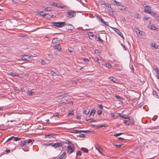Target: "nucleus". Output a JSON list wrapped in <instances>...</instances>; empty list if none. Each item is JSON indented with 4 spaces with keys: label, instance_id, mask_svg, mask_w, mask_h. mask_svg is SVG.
<instances>
[{
    "label": "nucleus",
    "instance_id": "nucleus-1",
    "mask_svg": "<svg viewBox=\"0 0 159 159\" xmlns=\"http://www.w3.org/2000/svg\"><path fill=\"white\" fill-rule=\"evenodd\" d=\"M76 12L74 11H70L67 12L66 17L70 18L75 16Z\"/></svg>",
    "mask_w": 159,
    "mask_h": 159
},
{
    "label": "nucleus",
    "instance_id": "nucleus-2",
    "mask_svg": "<svg viewBox=\"0 0 159 159\" xmlns=\"http://www.w3.org/2000/svg\"><path fill=\"white\" fill-rule=\"evenodd\" d=\"M52 25L59 27H61L66 25V23L65 22H53L52 23Z\"/></svg>",
    "mask_w": 159,
    "mask_h": 159
},
{
    "label": "nucleus",
    "instance_id": "nucleus-3",
    "mask_svg": "<svg viewBox=\"0 0 159 159\" xmlns=\"http://www.w3.org/2000/svg\"><path fill=\"white\" fill-rule=\"evenodd\" d=\"M67 152L69 154H71L75 151V148L74 145H69L67 147Z\"/></svg>",
    "mask_w": 159,
    "mask_h": 159
},
{
    "label": "nucleus",
    "instance_id": "nucleus-4",
    "mask_svg": "<svg viewBox=\"0 0 159 159\" xmlns=\"http://www.w3.org/2000/svg\"><path fill=\"white\" fill-rule=\"evenodd\" d=\"M25 147H28L30 145H31L34 141V139H29L25 140Z\"/></svg>",
    "mask_w": 159,
    "mask_h": 159
},
{
    "label": "nucleus",
    "instance_id": "nucleus-5",
    "mask_svg": "<svg viewBox=\"0 0 159 159\" xmlns=\"http://www.w3.org/2000/svg\"><path fill=\"white\" fill-rule=\"evenodd\" d=\"M144 11L145 12L151 15H152V13H153V11L149 6H146L144 9Z\"/></svg>",
    "mask_w": 159,
    "mask_h": 159
},
{
    "label": "nucleus",
    "instance_id": "nucleus-6",
    "mask_svg": "<svg viewBox=\"0 0 159 159\" xmlns=\"http://www.w3.org/2000/svg\"><path fill=\"white\" fill-rule=\"evenodd\" d=\"M113 29L116 32V33L118 34L121 37H122L123 39H124L122 34L118 29L116 28H113Z\"/></svg>",
    "mask_w": 159,
    "mask_h": 159
},
{
    "label": "nucleus",
    "instance_id": "nucleus-7",
    "mask_svg": "<svg viewBox=\"0 0 159 159\" xmlns=\"http://www.w3.org/2000/svg\"><path fill=\"white\" fill-rule=\"evenodd\" d=\"M90 130H75L74 131V133H81V132H84L85 133H89V134L90 132Z\"/></svg>",
    "mask_w": 159,
    "mask_h": 159
},
{
    "label": "nucleus",
    "instance_id": "nucleus-8",
    "mask_svg": "<svg viewBox=\"0 0 159 159\" xmlns=\"http://www.w3.org/2000/svg\"><path fill=\"white\" fill-rule=\"evenodd\" d=\"M128 119V125H133L134 123V121L133 118L132 117H129L127 119Z\"/></svg>",
    "mask_w": 159,
    "mask_h": 159
},
{
    "label": "nucleus",
    "instance_id": "nucleus-9",
    "mask_svg": "<svg viewBox=\"0 0 159 159\" xmlns=\"http://www.w3.org/2000/svg\"><path fill=\"white\" fill-rule=\"evenodd\" d=\"M92 125L94 126H96V128H98L99 129L100 128H102V127H106L107 126V125L105 124H103L102 125H94L93 124H92Z\"/></svg>",
    "mask_w": 159,
    "mask_h": 159
},
{
    "label": "nucleus",
    "instance_id": "nucleus-10",
    "mask_svg": "<svg viewBox=\"0 0 159 159\" xmlns=\"http://www.w3.org/2000/svg\"><path fill=\"white\" fill-rule=\"evenodd\" d=\"M62 41L58 39L57 38H54L52 41L53 43H58V44L60 43Z\"/></svg>",
    "mask_w": 159,
    "mask_h": 159
},
{
    "label": "nucleus",
    "instance_id": "nucleus-11",
    "mask_svg": "<svg viewBox=\"0 0 159 159\" xmlns=\"http://www.w3.org/2000/svg\"><path fill=\"white\" fill-rule=\"evenodd\" d=\"M7 74L9 75H11L13 77H14V76H18V77H20V76L19 75H17V73H16L15 72H10L9 73H7Z\"/></svg>",
    "mask_w": 159,
    "mask_h": 159
},
{
    "label": "nucleus",
    "instance_id": "nucleus-12",
    "mask_svg": "<svg viewBox=\"0 0 159 159\" xmlns=\"http://www.w3.org/2000/svg\"><path fill=\"white\" fill-rule=\"evenodd\" d=\"M30 58L31 57L29 55H25L22 57V59L23 60L30 61L31 60Z\"/></svg>",
    "mask_w": 159,
    "mask_h": 159
},
{
    "label": "nucleus",
    "instance_id": "nucleus-13",
    "mask_svg": "<svg viewBox=\"0 0 159 159\" xmlns=\"http://www.w3.org/2000/svg\"><path fill=\"white\" fill-rule=\"evenodd\" d=\"M53 48L54 49H57L59 51H60L61 49V46L59 43L57 45L54 46Z\"/></svg>",
    "mask_w": 159,
    "mask_h": 159
},
{
    "label": "nucleus",
    "instance_id": "nucleus-14",
    "mask_svg": "<svg viewBox=\"0 0 159 159\" xmlns=\"http://www.w3.org/2000/svg\"><path fill=\"white\" fill-rule=\"evenodd\" d=\"M43 15L44 16L43 17L45 19H48L51 18V15L48 14H45Z\"/></svg>",
    "mask_w": 159,
    "mask_h": 159
},
{
    "label": "nucleus",
    "instance_id": "nucleus-15",
    "mask_svg": "<svg viewBox=\"0 0 159 159\" xmlns=\"http://www.w3.org/2000/svg\"><path fill=\"white\" fill-rule=\"evenodd\" d=\"M74 28V27L71 25H69L68 27H66L67 30H73Z\"/></svg>",
    "mask_w": 159,
    "mask_h": 159
},
{
    "label": "nucleus",
    "instance_id": "nucleus-16",
    "mask_svg": "<svg viewBox=\"0 0 159 159\" xmlns=\"http://www.w3.org/2000/svg\"><path fill=\"white\" fill-rule=\"evenodd\" d=\"M109 79L111 81L114 83H116V81H117L116 79L112 77H110Z\"/></svg>",
    "mask_w": 159,
    "mask_h": 159
},
{
    "label": "nucleus",
    "instance_id": "nucleus-17",
    "mask_svg": "<svg viewBox=\"0 0 159 159\" xmlns=\"http://www.w3.org/2000/svg\"><path fill=\"white\" fill-rule=\"evenodd\" d=\"M61 147H62V145L61 143H54V148H55Z\"/></svg>",
    "mask_w": 159,
    "mask_h": 159
},
{
    "label": "nucleus",
    "instance_id": "nucleus-18",
    "mask_svg": "<svg viewBox=\"0 0 159 159\" xmlns=\"http://www.w3.org/2000/svg\"><path fill=\"white\" fill-rule=\"evenodd\" d=\"M90 111V110L89 109H86L84 110L83 111V114L86 115H87Z\"/></svg>",
    "mask_w": 159,
    "mask_h": 159
},
{
    "label": "nucleus",
    "instance_id": "nucleus-19",
    "mask_svg": "<svg viewBox=\"0 0 159 159\" xmlns=\"http://www.w3.org/2000/svg\"><path fill=\"white\" fill-rule=\"evenodd\" d=\"M126 7L125 6H120L119 7L118 9L120 10H124L126 9Z\"/></svg>",
    "mask_w": 159,
    "mask_h": 159
},
{
    "label": "nucleus",
    "instance_id": "nucleus-20",
    "mask_svg": "<svg viewBox=\"0 0 159 159\" xmlns=\"http://www.w3.org/2000/svg\"><path fill=\"white\" fill-rule=\"evenodd\" d=\"M152 15L154 16V17L155 18V19H156L158 20L159 18V17L157 15L155 12H153V13H152Z\"/></svg>",
    "mask_w": 159,
    "mask_h": 159
},
{
    "label": "nucleus",
    "instance_id": "nucleus-21",
    "mask_svg": "<svg viewBox=\"0 0 159 159\" xmlns=\"http://www.w3.org/2000/svg\"><path fill=\"white\" fill-rule=\"evenodd\" d=\"M96 112V111L95 109H93L91 112V113L90 114L89 117H91L92 116H93L95 114Z\"/></svg>",
    "mask_w": 159,
    "mask_h": 159
},
{
    "label": "nucleus",
    "instance_id": "nucleus-22",
    "mask_svg": "<svg viewBox=\"0 0 159 159\" xmlns=\"http://www.w3.org/2000/svg\"><path fill=\"white\" fill-rule=\"evenodd\" d=\"M105 66L106 67L109 68H111L112 67V66L109 63H106Z\"/></svg>",
    "mask_w": 159,
    "mask_h": 159
},
{
    "label": "nucleus",
    "instance_id": "nucleus-23",
    "mask_svg": "<svg viewBox=\"0 0 159 159\" xmlns=\"http://www.w3.org/2000/svg\"><path fill=\"white\" fill-rule=\"evenodd\" d=\"M66 155V152H63V154H61V155L59 157V159H62Z\"/></svg>",
    "mask_w": 159,
    "mask_h": 159
},
{
    "label": "nucleus",
    "instance_id": "nucleus-24",
    "mask_svg": "<svg viewBox=\"0 0 159 159\" xmlns=\"http://www.w3.org/2000/svg\"><path fill=\"white\" fill-rule=\"evenodd\" d=\"M86 120L87 122H89L90 123H91L93 122H95L96 121L95 120H93V119H92L91 118L87 119V118H86Z\"/></svg>",
    "mask_w": 159,
    "mask_h": 159
},
{
    "label": "nucleus",
    "instance_id": "nucleus-25",
    "mask_svg": "<svg viewBox=\"0 0 159 159\" xmlns=\"http://www.w3.org/2000/svg\"><path fill=\"white\" fill-rule=\"evenodd\" d=\"M20 145L21 147H23L24 146L25 147V140H21L20 142Z\"/></svg>",
    "mask_w": 159,
    "mask_h": 159
},
{
    "label": "nucleus",
    "instance_id": "nucleus-26",
    "mask_svg": "<svg viewBox=\"0 0 159 159\" xmlns=\"http://www.w3.org/2000/svg\"><path fill=\"white\" fill-rule=\"evenodd\" d=\"M44 10L46 11H51L52 10V9H51V8L49 7H47L44 9Z\"/></svg>",
    "mask_w": 159,
    "mask_h": 159
},
{
    "label": "nucleus",
    "instance_id": "nucleus-27",
    "mask_svg": "<svg viewBox=\"0 0 159 159\" xmlns=\"http://www.w3.org/2000/svg\"><path fill=\"white\" fill-rule=\"evenodd\" d=\"M97 42H100L101 43H102L103 41V40L101 38V37L100 36H98V39L97 40Z\"/></svg>",
    "mask_w": 159,
    "mask_h": 159
},
{
    "label": "nucleus",
    "instance_id": "nucleus-28",
    "mask_svg": "<svg viewBox=\"0 0 159 159\" xmlns=\"http://www.w3.org/2000/svg\"><path fill=\"white\" fill-rule=\"evenodd\" d=\"M123 145V144H119V145L113 144V145L115 147V148H119L122 145Z\"/></svg>",
    "mask_w": 159,
    "mask_h": 159
},
{
    "label": "nucleus",
    "instance_id": "nucleus-29",
    "mask_svg": "<svg viewBox=\"0 0 159 159\" xmlns=\"http://www.w3.org/2000/svg\"><path fill=\"white\" fill-rule=\"evenodd\" d=\"M134 17L137 19H140V16L139 15L138 13L135 14L134 15Z\"/></svg>",
    "mask_w": 159,
    "mask_h": 159
},
{
    "label": "nucleus",
    "instance_id": "nucleus-30",
    "mask_svg": "<svg viewBox=\"0 0 159 159\" xmlns=\"http://www.w3.org/2000/svg\"><path fill=\"white\" fill-rule=\"evenodd\" d=\"M81 149L83 151L85 152L86 153L88 152L89 151V150H88V149L85 148H81Z\"/></svg>",
    "mask_w": 159,
    "mask_h": 159
},
{
    "label": "nucleus",
    "instance_id": "nucleus-31",
    "mask_svg": "<svg viewBox=\"0 0 159 159\" xmlns=\"http://www.w3.org/2000/svg\"><path fill=\"white\" fill-rule=\"evenodd\" d=\"M96 147V149L100 153H101L102 152H101V149L100 148V147L99 146H97L96 147Z\"/></svg>",
    "mask_w": 159,
    "mask_h": 159
},
{
    "label": "nucleus",
    "instance_id": "nucleus-32",
    "mask_svg": "<svg viewBox=\"0 0 159 159\" xmlns=\"http://www.w3.org/2000/svg\"><path fill=\"white\" fill-rule=\"evenodd\" d=\"M123 134H124L123 133H122V132L118 133H115L114 134V136L115 137H116V136H120V135Z\"/></svg>",
    "mask_w": 159,
    "mask_h": 159
},
{
    "label": "nucleus",
    "instance_id": "nucleus-33",
    "mask_svg": "<svg viewBox=\"0 0 159 159\" xmlns=\"http://www.w3.org/2000/svg\"><path fill=\"white\" fill-rule=\"evenodd\" d=\"M27 94L30 96H31V95H34V94H32L33 93H34V92H32L31 91H30V90H28L27 92Z\"/></svg>",
    "mask_w": 159,
    "mask_h": 159
},
{
    "label": "nucleus",
    "instance_id": "nucleus-34",
    "mask_svg": "<svg viewBox=\"0 0 159 159\" xmlns=\"http://www.w3.org/2000/svg\"><path fill=\"white\" fill-rule=\"evenodd\" d=\"M13 139H13L14 141H19L20 140L21 138H20L14 137V138H13Z\"/></svg>",
    "mask_w": 159,
    "mask_h": 159
},
{
    "label": "nucleus",
    "instance_id": "nucleus-35",
    "mask_svg": "<svg viewBox=\"0 0 159 159\" xmlns=\"http://www.w3.org/2000/svg\"><path fill=\"white\" fill-rule=\"evenodd\" d=\"M105 7L106 8H109L111 7V5L109 3H107L105 4Z\"/></svg>",
    "mask_w": 159,
    "mask_h": 159
},
{
    "label": "nucleus",
    "instance_id": "nucleus-36",
    "mask_svg": "<svg viewBox=\"0 0 159 159\" xmlns=\"http://www.w3.org/2000/svg\"><path fill=\"white\" fill-rule=\"evenodd\" d=\"M82 153L81 151H78L76 152V156H81V155Z\"/></svg>",
    "mask_w": 159,
    "mask_h": 159
},
{
    "label": "nucleus",
    "instance_id": "nucleus-37",
    "mask_svg": "<svg viewBox=\"0 0 159 159\" xmlns=\"http://www.w3.org/2000/svg\"><path fill=\"white\" fill-rule=\"evenodd\" d=\"M153 95L155 97L157 98L158 95H157V92L156 91L153 90L152 92Z\"/></svg>",
    "mask_w": 159,
    "mask_h": 159
},
{
    "label": "nucleus",
    "instance_id": "nucleus-38",
    "mask_svg": "<svg viewBox=\"0 0 159 159\" xmlns=\"http://www.w3.org/2000/svg\"><path fill=\"white\" fill-rule=\"evenodd\" d=\"M102 22L103 23V24H104L106 26H109V24L108 22L105 21L104 20H101Z\"/></svg>",
    "mask_w": 159,
    "mask_h": 159
},
{
    "label": "nucleus",
    "instance_id": "nucleus-39",
    "mask_svg": "<svg viewBox=\"0 0 159 159\" xmlns=\"http://www.w3.org/2000/svg\"><path fill=\"white\" fill-rule=\"evenodd\" d=\"M151 29L152 30H155L157 29V28L153 25H152L151 27Z\"/></svg>",
    "mask_w": 159,
    "mask_h": 159
},
{
    "label": "nucleus",
    "instance_id": "nucleus-40",
    "mask_svg": "<svg viewBox=\"0 0 159 159\" xmlns=\"http://www.w3.org/2000/svg\"><path fill=\"white\" fill-rule=\"evenodd\" d=\"M119 115V114H117V113H114L112 115V116L113 117L115 118H116V117L117 116V115Z\"/></svg>",
    "mask_w": 159,
    "mask_h": 159
},
{
    "label": "nucleus",
    "instance_id": "nucleus-41",
    "mask_svg": "<svg viewBox=\"0 0 159 159\" xmlns=\"http://www.w3.org/2000/svg\"><path fill=\"white\" fill-rule=\"evenodd\" d=\"M116 98L120 99H123V98L121 97H120L118 95H116Z\"/></svg>",
    "mask_w": 159,
    "mask_h": 159
},
{
    "label": "nucleus",
    "instance_id": "nucleus-42",
    "mask_svg": "<svg viewBox=\"0 0 159 159\" xmlns=\"http://www.w3.org/2000/svg\"><path fill=\"white\" fill-rule=\"evenodd\" d=\"M73 115V113L71 112H69L68 114V116L69 117H72Z\"/></svg>",
    "mask_w": 159,
    "mask_h": 159
},
{
    "label": "nucleus",
    "instance_id": "nucleus-43",
    "mask_svg": "<svg viewBox=\"0 0 159 159\" xmlns=\"http://www.w3.org/2000/svg\"><path fill=\"white\" fill-rule=\"evenodd\" d=\"M85 134H81L78 136L80 138H84L85 137Z\"/></svg>",
    "mask_w": 159,
    "mask_h": 159
},
{
    "label": "nucleus",
    "instance_id": "nucleus-44",
    "mask_svg": "<svg viewBox=\"0 0 159 159\" xmlns=\"http://www.w3.org/2000/svg\"><path fill=\"white\" fill-rule=\"evenodd\" d=\"M51 73L52 74V75L53 76H55L57 75H56V73L55 72L53 71H51Z\"/></svg>",
    "mask_w": 159,
    "mask_h": 159
},
{
    "label": "nucleus",
    "instance_id": "nucleus-45",
    "mask_svg": "<svg viewBox=\"0 0 159 159\" xmlns=\"http://www.w3.org/2000/svg\"><path fill=\"white\" fill-rule=\"evenodd\" d=\"M124 123L126 125H128V119H127V120H124Z\"/></svg>",
    "mask_w": 159,
    "mask_h": 159
},
{
    "label": "nucleus",
    "instance_id": "nucleus-46",
    "mask_svg": "<svg viewBox=\"0 0 159 159\" xmlns=\"http://www.w3.org/2000/svg\"><path fill=\"white\" fill-rule=\"evenodd\" d=\"M114 2L115 3H114V4H116L117 6H120V2H117L116 1H114Z\"/></svg>",
    "mask_w": 159,
    "mask_h": 159
},
{
    "label": "nucleus",
    "instance_id": "nucleus-47",
    "mask_svg": "<svg viewBox=\"0 0 159 159\" xmlns=\"http://www.w3.org/2000/svg\"><path fill=\"white\" fill-rule=\"evenodd\" d=\"M120 115V116L122 118H124V119H127L126 117V116L125 115H120V114H119Z\"/></svg>",
    "mask_w": 159,
    "mask_h": 159
},
{
    "label": "nucleus",
    "instance_id": "nucleus-48",
    "mask_svg": "<svg viewBox=\"0 0 159 159\" xmlns=\"http://www.w3.org/2000/svg\"><path fill=\"white\" fill-rule=\"evenodd\" d=\"M102 112V110H98L97 111V113L98 115H101Z\"/></svg>",
    "mask_w": 159,
    "mask_h": 159
},
{
    "label": "nucleus",
    "instance_id": "nucleus-49",
    "mask_svg": "<svg viewBox=\"0 0 159 159\" xmlns=\"http://www.w3.org/2000/svg\"><path fill=\"white\" fill-rule=\"evenodd\" d=\"M46 138H50L52 137V135L51 134H48V135H46Z\"/></svg>",
    "mask_w": 159,
    "mask_h": 159
},
{
    "label": "nucleus",
    "instance_id": "nucleus-50",
    "mask_svg": "<svg viewBox=\"0 0 159 159\" xmlns=\"http://www.w3.org/2000/svg\"><path fill=\"white\" fill-rule=\"evenodd\" d=\"M95 15L96 16L97 18V19H99V20H103V19L102 18H100L98 16H97L96 15Z\"/></svg>",
    "mask_w": 159,
    "mask_h": 159
},
{
    "label": "nucleus",
    "instance_id": "nucleus-51",
    "mask_svg": "<svg viewBox=\"0 0 159 159\" xmlns=\"http://www.w3.org/2000/svg\"><path fill=\"white\" fill-rule=\"evenodd\" d=\"M57 7H59L60 8H63V7L61 5H60L59 4H58L57 6Z\"/></svg>",
    "mask_w": 159,
    "mask_h": 159
},
{
    "label": "nucleus",
    "instance_id": "nucleus-52",
    "mask_svg": "<svg viewBox=\"0 0 159 159\" xmlns=\"http://www.w3.org/2000/svg\"><path fill=\"white\" fill-rule=\"evenodd\" d=\"M152 46L155 48L157 49L158 48V46L157 45H156V44H154L153 45V44L152 45Z\"/></svg>",
    "mask_w": 159,
    "mask_h": 159
},
{
    "label": "nucleus",
    "instance_id": "nucleus-53",
    "mask_svg": "<svg viewBox=\"0 0 159 159\" xmlns=\"http://www.w3.org/2000/svg\"><path fill=\"white\" fill-rule=\"evenodd\" d=\"M41 64L42 65H45L47 64V63H46L43 60H42V62H41Z\"/></svg>",
    "mask_w": 159,
    "mask_h": 159
},
{
    "label": "nucleus",
    "instance_id": "nucleus-54",
    "mask_svg": "<svg viewBox=\"0 0 159 159\" xmlns=\"http://www.w3.org/2000/svg\"><path fill=\"white\" fill-rule=\"evenodd\" d=\"M121 45L122 46V47L123 48V49L125 50H126V48L125 46L123 44H121Z\"/></svg>",
    "mask_w": 159,
    "mask_h": 159
},
{
    "label": "nucleus",
    "instance_id": "nucleus-55",
    "mask_svg": "<svg viewBox=\"0 0 159 159\" xmlns=\"http://www.w3.org/2000/svg\"><path fill=\"white\" fill-rule=\"evenodd\" d=\"M43 11H41L39 13L40 15L43 16V17H44V16L43 15H44L45 14H43Z\"/></svg>",
    "mask_w": 159,
    "mask_h": 159
},
{
    "label": "nucleus",
    "instance_id": "nucleus-56",
    "mask_svg": "<svg viewBox=\"0 0 159 159\" xmlns=\"http://www.w3.org/2000/svg\"><path fill=\"white\" fill-rule=\"evenodd\" d=\"M59 115V114L58 112H56L54 114L53 116H57Z\"/></svg>",
    "mask_w": 159,
    "mask_h": 159
},
{
    "label": "nucleus",
    "instance_id": "nucleus-57",
    "mask_svg": "<svg viewBox=\"0 0 159 159\" xmlns=\"http://www.w3.org/2000/svg\"><path fill=\"white\" fill-rule=\"evenodd\" d=\"M58 5V3H53L52 4V5L56 6V7H57V6Z\"/></svg>",
    "mask_w": 159,
    "mask_h": 159
},
{
    "label": "nucleus",
    "instance_id": "nucleus-58",
    "mask_svg": "<svg viewBox=\"0 0 159 159\" xmlns=\"http://www.w3.org/2000/svg\"><path fill=\"white\" fill-rule=\"evenodd\" d=\"M13 138H14V136H12L10 138H9L7 140V141H10L12 139H13Z\"/></svg>",
    "mask_w": 159,
    "mask_h": 159
},
{
    "label": "nucleus",
    "instance_id": "nucleus-59",
    "mask_svg": "<svg viewBox=\"0 0 159 159\" xmlns=\"http://www.w3.org/2000/svg\"><path fill=\"white\" fill-rule=\"evenodd\" d=\"M138 33L139 34H142V31L139 30V31L138 32Z\"/></svg>",
    "mask_w": 159,
    "mask_h": 159
},
{
    "label": "nucleus",
    "instance_id": "nucleus-60",
    "mask_svg": "<svg viewBox=\"0 0 159 159\" xmlns=\"http://www.w3.org/2000/svg\"><path fill=\"white\" fill-rule=\"evenodd\" d=\"M99 107L100 109H102L103 108V106L102 105L100 104L99 106Z\"/></svg>",
    "mask_w": 159,
    "mask_h": 159
},
{
    "label": "nucleus",
    "instance_id": "nucleus-61",
    "mask_svg": "<svg viewBox=\"0 0 159 159\" xmlns=\"http://www.w3.org/2000/svg\"><path fill=\"white\" fill-rule=\"evenodd\" d=\"M17 75H19L20 76V78H23V76H24L22 74H17Z\"/></svg>",
    "mask_w": 159,
    "mask_h": 159
},
{
    "label": "nucleus",
    "instance_id": "nucleus-62",
    "mask_svg": "<svg viewBox=\"0 0 159 159\" xmlns=\"http://www.w3.org/2000/svg\"><path fill=\"white\" fill-rule=\"evenodd\" d=\"M118 139H119V140H125V139H123L120 137H118Z\"/></svg>",
    "mask_w": 159,
    "mask_h": 159
},
{
    "label": "nucleus",
    "instance_id": "nucleus-63",
    "mask_svg": "<svg viewBox=\"0 0 159 159\" xmlns=\"http://www.w3.org/2000/svg\"><path fill=\"white\" fill-rule=\"evenodd\" d=\"M139 30L138 28H136V29H135V32L137 33H138V32L139 31Z\"/></svg>",
    "mask_w": 159,
    "mask_h": 159
},
{
    "label": "nucleus",
    "instance_id": "nucleus-64",
    "mask_svg": "<svg viewBox=\"0 0 159 159\" xmlns=\"http://www.w3.org/2000/svg\"><path fill=\"white\" fill-rule=\"evenodd\" d=\"M10 151V150L9 149H7L6 150L5 152H6L7 153L9 152Z\"/></svg>",
    "mask_w": 159,
    "mask_h": 159
}]
</instances>
